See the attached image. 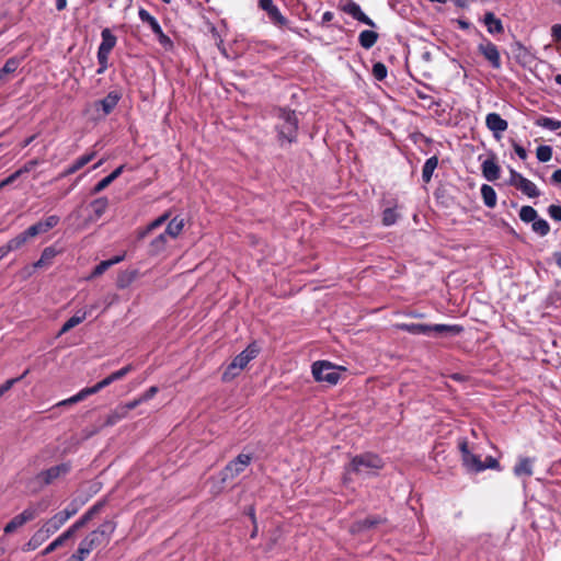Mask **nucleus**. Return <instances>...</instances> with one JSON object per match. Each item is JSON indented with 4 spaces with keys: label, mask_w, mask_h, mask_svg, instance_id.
<instances>
[{
    "label": "nucleus",
    "mask_w": 561,
    "mask_h": 561,
    "mask_svg": "<svg viewBox=\"0 0 561 561\" xmlns=\"http://www.w3.org/2000/svg\"><path fill=\"white\" fill-rule=\"evenodd\" d=\"M382 467L381 458L375 454L367 453L355 456L345 468L344 483L351 481L353 474L362 479L375 476Z\"/></svg>",
    "instance_id": "obj_1"
},
{
    "label": "nucleus",
    "mask_w": 561,
    "mask_h": 561,
    "mask_svg": "<svg viewBox=\"0 0 561 561\" xmlns=\"http://www.w3.org/2000/svg\"><path fill=\"white\" fill-rule=\"evenodd\" d=\"M115 523L105 520L95 530L88 534L80 542V552L90 554L93 550L106 546L115 530Z\"/></svg>",
    "instance_id": "obj_2"
},
{
    "label": "nucleus",
    "mask_w": 561,
    "mask_h": 561,
    "mask_svg": "<svg viewBox=\"0 0 561 561\" xmlns=\"http://www.w3.org/2000/svg\"><path fill=\"white\" fill-rule=\"evenodd\" d=\"M167 221H169V222H168V225H167V227H165L163 232L171 240L176 239L181 234V232H182V230L184 228V219L181 218V217H178V216L172 218V219H170V214L169 213L162 214L157 219L151 221L146 228H144L142 230H139L138 231V238L139 239L146 238L152 231H154L156 229H158L159 227L164 225Z\"/></svg>",
    "instance_id": "obj_3"
},
{
    "label": "nucleus",
    "mask_w": 561,
    "mask_h": 561,
    "mask_svg": "<svg viewBox=\"0 0 561 561\" xmlns=\"http://www.w3.org/2000/svg\"><path fill=\"white\" fill-rule=\"evenodd\" d=\"M278 123L276 125L278 131V141L291 144L296 141L298 130V118L294 111L279 108L277 112Z\"/></svg>",
    "instance_id": "obj_4"
},
{
    "label": "nucleus",
    "mask_w": 561,
    "mask_h": 561,
    "mask_svg": "<svg viewBox=\"0 0 561 561\" xmlns=\"http://www.w3.org/2000/svg\"><path fill=\"white\" fill-rule=\"evenodd\" d=\"M69 463H59L57 466L50 467L46 470L37 473L32 480L28 482V488L33 493L41 491L46 485H49L57 481L58 479L65 477L70 471Z\"/></svg>",
    "instance_id": "obj_5"
},
{
    "label": "nucleus",
    "mask_w": 561,
    "mask_h": 561,
    "mask_svg": "<svg viewBox=\"0 0 561 561\" xmlns=\"http://www.w3.org/2000/svg\"><path fill=\"white\" fill-rule=\"evenodd\" d=\"M259 351L260 350L256 344H250L244 351H242L232 359V362L225 370L222 379L228 381L237 377L247 367V365L257 356Z\"/></svg>",
    "instance_id": "obj_6"
},
{
    "label": "nucleus",
    "mask_w": 561,
    "mask_h": 561,
    "mask_svg": "<svg viewBox=\"0 0 561 561\" xmlns=\"http://www.w3.org/2000/svg\"><path fill=\"white\" fill-rule=\"evenodd\" d=\"M312 375L317 381H325L330 385H335L340 378L339 368L327 360L313 363Z\"/></svg>",
    "instance_id": "obj_7"
},
{
    "label": "nucleus",
    "mask_w": 561,
    "mask_h": 561,
    "mask_svg": "<svg viewBox=\"0 0 561 561\" xmlns=\"http://www.w3.org/2000/svg\"><path fill=\"white\" fill-rule=\"evenodd\" d=\"M252 457L247 454H240L236 459L227 463L221 471V481L227 482L237 478L250 465Z\"/></svg>",
    "instance_id": "obj_8"
},
{
    "label": "nucleus",
    "mask_w": 561,
    "mask_h": 561,
    "mask_svg": "<svg viewBox=\"0 0 561 561\" xmlns=\"http://www.w3.org/2000/svg\"><path fill=\"white\" fill-rule=\"evenodd\" d=\"M139 19L144 23H148L152 32L157 35L159 43L165 48L171 49L173 44L169 36H167L156 18H153L147 10L140 9L138 12Z\"/></svg>",
    "instance_id": "obj_9"
},
{
    "label": "nucleus",
    "mask_w": 561,
    "mask_h": 561,
    "mask_svg": "<svg viewBox=\"0 0 561 561\" xmlns=\"http://www.w3.org/2000/svg\"><path fill=\"white\" fill-rule=\"evenodd\" d=\"M45 511L43 507L41 511L36 506H28L21 514L13 517L4 527L5 534H11L18 528L22 527L25 523L33 520L41 512Z\"/></svg>",
    "instance_id": "obj_10"
},
{
    "label": "nucleus",
    "mask_w": 561,
    "mask_h": 561,
    "mask_svg": "<svg viewBox=\"0 0 561 561\" xmlns=\"http://www.w3.org/2000/svg\"><path fill=\"white\" fill-rule=\"evenodd\" d=\"M460 450L462 453L463 466L468 470L474 471V472H480V471L485 470V466L481 461L480 457L469 451L467 442L460 443Z\"/></svg>",
    "instance_id": "obj_11"
},
{
    "label": "nucleus",
    "mask_w": 561,
    "mask_h": 561,
    "mask_svg": "<svg viewBox=\"0 0 561 561\" xmlns=\"http://www.w3.org/2000/svg\"><path fill=\"white\" fill-rule=\"evenodd\" d=\"M485 125L493 133L495 138H500L501 134L508 127L507 122L497 113H489L485 117Z\"/></svg>",
    "instance_id": "obj_12"
},
{
    "label": "nucleus",
    "mask_w": 561,
    "mask_h": 561,
    "mask_svg": "<svg viewBox=\"0 0 561 561\" xmlns=\"http://www.w3.org/2000/svg\"><path fill=\"white\" fill-rule=\"evenodd\" d=\"M103 388H102L101 382H98V383H95L92 387H88V388H84V389L80 390L77 394H75V396H72L70 398L65 399V400L58 402L56 405L57 407H66V405H71V404L78 403V402L84 400L87 397H89L91 394H94V393L99 392Z\"/></svg>",
    "instance_id": "obj_13"
},
{
    "label": "nucleus",
    "mask_w": 561,
    "mask_h": 561,
    "mask_svg": "<svg viewBox=\"0 0 561 561\" xmlns=\"http://www.w3.org/2000/svg\"><path fill=\"white\" fill-rule=\"evenodd\" d=\"M171 239L165 236L164 232L159 233L156 238H153L148 247V253L150 255H159L165 249Z\"/></svg>",
    "instance_id": "obj_14"
},
{
    "label": "nucleus",
    "mask_w": 561,
    "mask_h": 561,
    "mask_svg": "<svg viewBox=\"0 0 561 561\" xmlns=\"http://www.w3.org/2000/svg\"><path fill=\"white\" fill-rule=\"evenodd\" d=\"M121 95L117 92H110L104 99L95 103V107H101L103 115H108L117 105Z\"/></svg>",
    "instance_id": "obj_15"
},
{
    "label": "nucleus",
    "mask_w": 561,
    "mask_h": 561,
    "mask_svg": "<svg viewBox=\"0 0 561 561\" xmlns=\"http://www.w3.org/2000/svg\"><path fill=\"white\" fill-rule=\"evenodd\" d=\"M481 169L483 176L490 182H493L500 178L501 169L493 158L484 160L482 162Z\"/></svg>",
    "instance_id": "obj_16"
},
{
    "label": "nucleus",
    "mask_w": 561,
    "mask_h": 561,
    "mask_svg": "<svg viewBox=\"0 0 561 561\" xmlns=\"http://www.w3.org/2000/svg\"><path fill=\"white\" fill-rule=\"evenodd\" d=\"M480 50L488 59L494 68H500L501 66V58L500 53L497 50V47L492 43H486L484 45H480Z\"/></svg>",
    "instance_id": "obj_17"
},
{
    "label": "nucleus",
    "mask_w": 561,
    "mask_h": 561,
    "mask_svg": "<svg viewBox=\"0 0 561 561\" xmlns=\"http://www.w3.org/2000/svg\"><path fill=\"white\" fill-rule=\"evenodd\" d=\"M462 327L457 324H433L432 335L448 336L458 335L462 332Z\"/></svg>",
    "instance_id": "obj_18"
},
{
    "label": "nucleus",
    "mask_w": 561,
    "mask_h": 561,
    "mask_svg": "<svg viewBox=\"0 0 561 561\" xmlns=\"http://www.w3.org/2000/svg\"><path fill=\"white\" fill-rule=\"evenodd\" d=\"M534 459L522 457L515 465L513 471L516 477H530L533 474Z\"/></svg>",
    "instance_id": "obj_19"
},
{
    "label": "nucleus",
    "mask_w": 561,
    "mask_h": 561,
    "mask_svg": "<svg viewBox=\"0 0 561 561\" xmlns=\"http://www.w3.org/2000/svg\"><path fill=\"white\" fill-rule=\"evenodd\" d=\"M92 309H94V306H91L89 311H78L76 314L69 318L61 327L59 334H64L73 329L75 327H77L78 324H80L81 322H83L88 313L91 312Z\"/></svg>",
    "instance_id": "obj_20"
},
{
    "label": "nucleus",
    "mask_w": 561,
    "mask_h": 561,
    "mask_svg": "<svg viewBox=\"0 0 561 561\" xmlns=\"http://www.w3.org/2000/svg\"><path fill=\"white\" fill-rule=\"evenodd\" d=\"M64 524L65 522L61 517L58 514H55L53 517L47 519L39 529L49 538L53 534L59 530Z\"/></svg>",
    "instance_id": "obj_21"
},
{
    "label": "nucleus",
    "mask_w": 561,
    "mask_h": 561,
    "mask_svg": "<svg viewBox=\"0 0 561 561\" xmlns=\"http://www.w3.org/2000/svg\"><path fill=\"white\" fill-rule=\"evenodd\" d=\"M94 156H95L94 152L81 156L69 168H67L62 172L61 176H68L70 174H73L75 172H77L78 170L83 168L85 164H88L90 161H92Z\"/></svg>",
    "instance_id": "obj_22"
},
{
    "label": "nucleus",
    "mask_w": 561,
    "mask_h": 561,
    "mask_svg": "<svg viewBox=\"0 0 561 561\" xmlns=\"http://www.w3.org/2000/svg\"><path fill=\"white\" fill-rule=\"evenodd\" d=\"M400 329L411 334H423L432 335V325L423 323H404L400 325Z\"/></svg>",
    "instance_id": "obj_23"
},
{
    "label": "nucleus",
    "mask_w": 561,
    "mask_h": 561,
    "mask_svg": "<svg viewBox=\"0 0 561 561\" xmlns=\"http://www.w3.org/2000/svg\"><path fill=\"white\" fill-rule=\"evenodd\" d=\"M124 165H119L110 175L102 179L93 188L92 193L98 194L106 188L113 181H115L123 172Z\"/></svg>",
    "instance_id": "obj_24"
},
{
    "label": "nucleus",
    "mask_w": 561,
    "mask_h": 561,
    "mask_svg": "<svg viewBox=\"0 0 561 561\" xmlns=\"http://www.w3.org/2000/svg\"><path fill=\"white\" fill-rule=\"evenodd\" d=\"M484 24L486 25L488 31L492 34H500L504 30L501 20L497 19L492 12L485 13Z\"/></svg>",
    "instance_id": "obj_25"
},
{
    "label": "nucleus",
    "mask_w": 561,
    "mask_h": 561,
    "mask_svg": "<svg viewBox=\"0 0 561 561\" xmlns=\"http://www.w3.org/2000/svg\"><path fill=\"white\" fill-rule=\"evenodd\" d=\"M20 66V59L12 57L8 59L4 66L0 69V81H7L9 77L16 71Z\"/></svg>",
    "instance_id": "obj_26"
},
{
    "label": "nucleus",
    "mask_w": 561,
    "mask_h": 561,
    "mask_svg": "<svg viewBox=\"0 0 561 561\" xmlns=\"http://www.w3.org/2000/svg\"><path fill=\"white\" fill-rule=\"evenodd\" d=\"M102 43L99 46L100 50L111 53V50L116 45V36L112 34L108 28H104L101 33Z\"/></svg>",
    "instance_id": "obj_27"
},
{
    "label": "nucleus",
    "mask_w": 561,
    "mask_h": 561,
    "mask_svg": "<svg viewBox=\"0 0 561 561\" xmlns=\"http://www.w3.org/2000/svg\"><path fill=\"white\" fill-rule=\"evenodd\" d=\"M517 190L530 198L538 197L540 195V191L536 184L526 178L517 185Z\"/></svg>",
    "instance_id": "obj_28"
},
{
    "label": "nucleus",
    "mask_w": 561,
    "mask_h": 561,
    "mask_svg": "<svg viewBox=\"0 0 561 561\" xmlns=\"http://www.w3.org/2000/svg\"><path fill=\"white\" fill-rule=\"evenodd\" d=\"M378 39V34L374 31L365 30L360 32L358 41L363 48H371Z\"/></svg>",
    "instance_id": "obj_29"
},
{
    "label": "nucleus",
    "mask_w": 561,
    "mask_h": 561,
    "mask_svg": "<svg viewBox=\"0 0 561 561\" xmlns=\"http://www.w3.org/2000/svg\"><path fill=\"white\" fill-rule=\"evenodd\" d=\"M482 199L489 208H493L496 205V193L494 188L488 184L481 186Z\"/></svg>",
    "instance_id": "obj_30"
},
{
    "label": "nucleus",
    "mask_w": 561,
    "mask_h": 561,
    "mask_svg": "<svg viewBox=\"0 0 561 561\" xmlns=\"http://www.w3.org/2000/svg\"><path fill=\"white\" fill-rule=\"evenodd\" d=\"M437 164H438V159L435 156L428 158L425 161V163L423 165V170H422V179L425 183H428L431 181L433 172L437 168Z\"/></svg>",
    "instance_id": "obj_31"
},
{
    "label": "nucleus",
    "mask_w": 561,
    "mask_h": 561,
    "mask_svg": "<svg viewBox=\"0 0 561 561\" xmlns=\"http://www.w3.org/2000/svg\"><path fill=\"white\" fill-rule=\"evenodd\" d=\"M48 537L38 529L28 540V542L25 545L24 550L32 551L38 548L42 543H44Z\"/></svg>",
    "instance_id": "obj_32"
},
{
    "label": "nucleus",
    "mask_w": 561,
    "mask_h": 561,
    "mask_svg": "<svg viewBox=\"0 0 561 561\" xmlns=\"http://www.w3.org/2000/svg\"><path fill=\"white\" fill-rule=\"evenodd\" d=\"M101 505H94L89 511H87L75 524V528L78 530L82 527H84L93 517L95 514L99 513Z\"/></svg>",
    "instance_id": "obj_33"
},
{
    "label": "nucleus",
    "mask_w": 561,
    "mask_h": 561,
    "mask_svg": "<svg viewBox=\"0 0 561 561\" xmlns=\"http://www.w3.org/2000/svg\"><path fill=\"white\" fill-rule=\"evenodd\" d=\"M380 523H381V519L378 517H367L365 519L356 522L353 525L352 530L353 531H362L364 529L376 527Z\"/></svg>",
    "instance_id": "obj_34"
},
{
    "label": "nucleus",
    "mask_w": 561,
    "mask_h": 561,
    "mask_svg": "<svg viewBox=\"0 0 561 561\" xmlns=\"http://www.w3.org/2000/svg\"><path fill=\"white\" fill-rule=\"evenodd\" d=\"M535 124L549 130H557L561 127V121H557L546 116H540L539 118H537Z\"/></svg>",
    "instance_id": "obj_35"
},
{
    "label": "nucleus",
    "mask_w": 561,
    "mask_h": 561,
    "mask_svg": "<svg viewBox=\"0 0 561 561\" xmlns=\"http://www.w3.org/2000/svg\"><path fill=\"white\" fill-rule=\"evenodd\" d=\"M538 215L531 206H523L519 210V218L525 222H534Z\"/></svg>",
    "instance_id": "obj_36"
},
{
    "label": "nucleus",
    "mask_w": 561,
    "mask_h": 561,
    "mask_svg": "<svg viewBox=\"0 0 561 561\" xmlns=\"http://www.w3.org/2000/svg\"><path fill=\"white\" fill-rule=\"evenodd\" d=\"M108 206V201L105 197L98 198L91 203V208L96 217H101Z\"/></svg>",
    "instance_id": "obj_37"
},
{
    "label": "nucleus",
    "mask_w": 561,
    "mask_h": 561,
    "mask_svg": "<svg viewBox=\"0 0 561 561\" xmlns=\"http://www.w3.org/2000/svg\"><path fill=\"white\" fill-rule=\"evenodd\" d=\"M79 507L80 505L73 501L65 510L58 512L57 514L66 523L68 519H70L73 515L78 513Z\"/></svg>",
    "instance_id": "obj_38"
},
{
    "label": "nucleus",
    "mask_w": 561,
    "mask_h": 561,
    "mask_svg": "<svg viewBox=\"0 0 561 561\" xmlns=\"http://www.w3.org/2000/svg\"><path fill=\"white\" fill-rule=\"evenodd\" d=\"M30 239V237L26 234V232H22L20 233L19 236H16L15 238L11 239L7 244H8V249H10L11 251H14V250H18L19 248H21L27 240Z\"/></svg>",
    "instance_id": "obj_39"
},
{
    "label": "nucleus",
    "mask_w": 561,
    "mask_h": 561,
    "mask_svg": "<svg viewBox=\"0 0 561 561\" xmlns=\"http://www.w3.org/2000/svg\"><path fill=\"white\" fill-rule=\"evenodd\" d=\"M533 230L537 233H539L540 236H546L549 233L550 231V226L549 224L547 222V220L545 219H541V218H537L534 222H533Z\"/></svg>",
    "instance_id": "obj_40"
},
{
    "label": "nucleus",
    "mask_w": 561,
    "mask_h": 561,
    "mask_svg": "<svg viewBox=\"0 0 561 561\" xmlns=\"http://www.w3.org/2000/svg\"><path fill=\"white\" fill-rule=\"evenodd\" d=\"M270 19L278 25H286L287 19L280 13L279 9L275 5L273 9L266 12Z\"/></svg>",
    "instance_id": "obj_41"
},
{
    "label": "nucleus",
    "mask_w": 561,
    "mask_h": 561,
    "mask_svg": "<svg viewBox=\"0 0 561 561\" xmlns=\"http://www.w3.org/2000/svg\"><path fill=\"white\" fill-rule=\"evenodd\" d=\"M536 154L540 162H548L552 157V149L550 146L542 145L537 148Z\"/></svg>",
    "instance_id": "obj_42"
},
{
    "label": "nucleus",
    "mask_w": 561,
    "mask_h": 561,
    "mask_svg": "<svg viewBox=\"0 0 561 561\" xmlns=\"http://www.w3.org/2000/svg\"><path fill=\"white\" fill-rule=\"evenodd\" d=\"M55 255H56L55 249L46 248L43 251L41 259L35 263V266L36 267L44 266L45 264L50 262L54 259Z\"/></svg>",
    "instance_id": "obj_43"
},
{
    "label": "nucleus",
    "mask_w": 561,
    "mask_h": 561,
    "mask_svg": "<svg viewBox=\"0 0 561 561\" xmlns=\"http://www.w3.org/2000/svg\"><path fill=\"white\" fill-rule=\"evenodd\" d=\"M398 219V214L396 211V209L393 208H387L383 210V214H382V224L385 226H391L393 225Z\"/></svg>",
    "instance_id": "obj_44"
},
{
    "label": "nucleus",
    "mask_w": 561,
    "mask_h": 561,
    "mask_svg": "<svg viewBox=\"0 0 561 561\" xmlns=\"http://www.w3.org/2000/svg\"><path fill=\"white\" fill-rule=\"evenodd\" d=\"M373 75L375 79L381 81L387 77V67L382 62H376L373 66Z\"/></svg>",
    "instance_id": "obj_45"
},
{
    "label": "nucleus",
    "mask_w": 561,
    "mask_h": 561,
    "mask_svg": "<svg viewBox=\"0 0 561 561\" xmlns=\"http://www.w3.org/2000/svg\"><path fill=\"white\" fill-rule=\"evenodd\" d=\"M124 417H126V414H123V413L119 412V405H118L114 411H112L107 415L105 424L106 425H114V424H116L118 421H121Z\"/></svg>",
    "instance_id": "obj_46"
},
{
    "label": "nucleus",
    "mask_w": 561,
    "mask_h": 561,
    "mask_svg": "<svg viewBox=\"0 0 561 561\" xmlns=\"http://www.w3.org/2000/svg\"><path fill=\"white\" fill-rule=\"evenodd\" d=\"M26 234L30 237V238H33V237H36L37 234L39 233H44V232H47L45 229H44V225L42 221H38L36 222L35 225L28 227L26 230H25Z\"/></svg>",
    "instance_id": "obj_47"
},
{
    "label": "nucleus",
    "mask_w": 561,
    "mask_h": 561,
    "mask_svg": "<svg viewBox=\"0 0 561 561\" xmlns=\"http://www.w3.org/2000/svg\"><path fill=\"white\" fill-rule=\"evenodd\" d=\"M343 10H344L347 14L352 15L354 19H356V16L362 12L360 7H359L357 3L353 2V1H348V2L344 5Z\"/></svg>",
    "instance_id": "obj_48"
},
{
    "label": "nucleus",
    "mask_w": 561,
    "mask_h": 561,
    "mask_svg": "<svg viewBox=\"0 0 561 561\" xmlns=\"http://www.w3.org/2000/svg\"><path fill=\"white\" fill-rule=\"evenodd\" d=\"M141 403L142 402L140 401V398L138 397L137 399H135V400H133L130 402H127L125 404H121L119 405V412L127 415L130 410L137 408Z\"/></svg>",
    "instance_id": "obj_49"
},
{
    "label": "nucleus",
    "mask_w": 561,
    "mask_h": 561,
    "mask_svg": "<svg viewBox=\"0 0 561 561\" xmlns=\"http://www.w3.org/2000/svg\"><path fill=\"white\" fill-rule=\"evenodd\" d=\"M111 266H112V262L102 261L100 264H98L94 267V270L91 274V277H98V276L102 275Z\"/></svg>",
    "instance_id": "obj_50"
},
{
    "label": "nucleus",
    "mask_w": 561,
    "mask_h": 561,
    "mask_svg": "<svg viewBox=\"0 0 561 561\" xmlns=\"http://www.w3.org/2000/svg\"><path fill=\"white\" fill-rule=\"evenodd\" d=\"M39 160L37 159H34V160H31L28 162H26L22 168H20L19 170H16V172L19 173V175H23L25 173H28L31 172L33 169H35L38 164H39Z\"/></svg>",
    "instance_id": "obj_51"
},
{
    "label": "nucleus",
    "mask_w": 561,
    "mask_h": 561,
    "mask_svg": "<svg viewBox=\"0 0 561 561\" xmlns=\"http://www.w3.org/2000/svg\"><path fill=\"white\" fill-rule=\"evenodd\" d=\"M20 380H22V377L9 379L4 383L0 385V398Z\"/></svg>",
    "instance_id": "obj_52"
},
{
    "label": "nucleus",
    "mask_w": 561,
    "mask_h": 561,
    "mask_svg": "<svg viewBox=\"0 0 561 561\" xmlns=\"http://www.w3.org/2000/svg\"><path fill=\"white\" fill-rule=\"evenodd\" d=\"M158 391H159V389L157 386L150 387L145 393L139 396L140 401L144 403V402L151 400L158 393Z\"/></svg>",
    "instance_id": "obj_53"
},
{
    "label": "nucleus",
    "mask_w": 561,
    "mask_h": 561,
    "mask_svg": "<svg viewBox=\"0 0 561 561\" xmlns=\"http://www.w3.org/2000/svg\"><path fill=\"white\" fill-rule=\"evenodd\" d=\"M43 225H44V229L46 231L50 230L51 228H54L55 226H57V224L59 222V217L58 216H55V215H51L49 217H47L44 221H42Z\"/></svg>",
    "instance_id": "obj_54"
},
{
    "label": "nucleus",
    "mask_w": 561,
    "mask_h": 561,
    "mask_svg": "<svg viewBox=\"0 0 561 561\" xmlns=\"http://www.w3.org/2000/svg\"><path fill=\"white\" fill-rule=\"evenodd\" d=\"M131 370H133V366L131 365H127V366L121 368L119 370H116V371L112 373V376H113V378L116 381V380H119V379L124 378Z\"/></svg>",
    "instance_id": "obj_55"
},
{
    "label": "nucleus",
    "mask_w": 561,
    "mask_h": 561,
    "mask_svg": "<svg viewBox=\"0 0 561 561\" xmlns=\"http://www.w3.org/2000/svg\"><path fill=\"white\" fill-rule=\"evenodd\" d=\"M62 541L61 539H59V537H57L54 541H51L42 552L43 556H46L53 551H55L57 548H59L60 546H62Z\"/></svg>",
    "instance_id": "obj_56"
},
{
    "label": "nucleus",
    "mask_w": 561,
    "mask_h": 561,
    "mask_svg": "<svg viewBox=\"0 0 561 561\" xmlns=\"http://www.w3.org/2000/svg\"><path fill=\"white\" fill-rule=\"evenodd\" d=\"M550 217L557 221H561V206L550 205L548 208Z\"/></svg>",
    "instance_id": "obj_57"
},
{
    "label": "nucleus",
    "mask_w": 561,
    "mask_h": 561,
    "mask_svg": "<svg viewBox=\"0 0 561 561\" xmlns=\"http://www.w3.org/2000/svg\"><path fill=\"white\" fill-rule=\"evenodd\" d=\"M510 181L508 183L517 188V185L525 179L520 173L515 170H511L510 172Z\"/></svg>",
    "instance_id": "obj_58"
},
{
    "label": "nucleus",
    "mask_w": 561,
    "mask_h": 561,
    "mask_svg": "<svg viewBox=\"0 0 561 561\" xmlns=\"http://www.w3.org/2000/svg\"><path fill=\"white\" fill-rule=\"evenodd\" d=\"M110 53L98 49V61L103 68H107Z\"/></svg>",
    "instance_id": "obj_59"
},
{
    "label": "nucleus",
    "mask_w": 561,
    "mask_h": 561,
    "mask_svg": "<svg viewBox=\"0 0 561 561\" xmlns=\"http://www.w3.org/2000/svg\"><path fill=\"white\" fill-rule=\"evenodd\" d=\"M77 531L78 529L71 525L65 533L59 536V539H61L62 543H65V541L72 538Z\"/></svg>",
    "instance_id": "obj_60"
},
{
    "label": "nucleus",
    "mask_w": 561,
    "mask_h": 561,
    "mask_svg": "<svg viewBox=\"0 0 561 561\" xmlns=\"http://www.w3.org/2000/svg\"><path fill=\"white\" fill-rule=\"evenodd\" d=\"M77 531L78 529L71 525L65 533L59 536V539H61L62 543H65V541L72 538Z\"/></svg>",
    "instance_id": "obj_61"
},
{
    "label": "nucleus",
    "mask_w": 561,
    "mask_h": 561,
    "mask_svg": "<svg viewBox=\"0 0 561 561\" xmlns=\"http://www.w3.org/2000/svg\"><path fill=\"white\" fill-rule=\"evenodd\" d=\"M20 178L19 173L15 171L14 173H12L11 175H9L7 179L2 180L0 182V190H2L4 186L13 183L15 180H18Z\"/></svg>",
    "instance_id": "obj_62"
},
{
    "label": "nucleus",
    "mask_w": 561,
    "mask_h": 561,
    "mask_svg": "<svg viewBox=\"0 0 561 561\" xmlns=\"http://www.w3.org/2000/svg\"><path fill=\"white\" fill-rule=\"evenodd\" d=\"M355 20H357L368 26L375 27L374 21L370 18H368L363 11L356 16Z\"/></svg>",
    "instance_id": "obj_63"
},
{
    "label": "nucleus",
    "mask_w": 561,
    "mask_h": 561,
    "mask_svg": "<svg viewBox=\"0 0 561 561\" xmlns=\"http://www.w3.org/2000/svg\"><path fill=\"white\" fill-rule=\"evenodd\" d=\"M89 554L87 552L81 553L80 552V546L78 547V550L76 553H73L67 561H84V559Z\"/></svg>",
    "instance_id": "obj_64"
}]
</instances>
